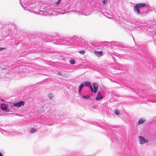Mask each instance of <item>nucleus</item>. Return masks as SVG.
<instances>
[{"mask_svg":"<svg viewBox=\"0 0 156 156\" xmlns=\"http://www.w3.org/2000/svg\"><path fill=\"white\" fill-rule=\"evenodd\" d=\"M57 12H58L59 13V14H63L65 13L64 11L63 12L62 11L61 12H60L59 11H58Z\"/></svg>","mask_w":156,"mask_h":156,"instance_id":"24","label":"nucleus"},{"mask_svg":"<svg viewBox=\"0 0 156 156\" xmlns=\"http://www.w3.org/2000/svg\"><path fill=\"white\" fill-rule=\"evenodd\" d=\"M21 5L25 10H27V7H25L22 4H21Z\"/></svg>","mask_w":156,"mask_h":156,"instance_id":"26","label":"nucleus"},{"mask_svg":"<svg viewBox=\"0 0 156 156\" xmlns=\"http://www.w3.org/2000/svg\"><path fill=\"white\" fill-rule=\"evenodd\" d=\"M60 37L61 38H64V37H57L55 38V39L53 40H52V42L55 44H64L65 45V44L63 43V41H62L59 40V39Z\"/></svg>","mask_w":156,"mask_h":156,"instance_id":"4","label":"nucleus"},{"mask_svg":"<svg viewBox=\"0 0 156 156\" xmlns=\"http://www.w3.org/2000/svg\"><path fill=\"white\" fill-rule=\"evenodd\" d=\"M22 0H20V3H21V1Z\"/></svg>","mask_w":156,"mask_h":156,"instance_id":"33","label":"nucleus"},{"mask_svg":"<svg viewBox=\"0 0 156 156\" xmlns=\"http://www.w3.org/2000/svg\"><path fill=\"white\" fill-rule=\"evenodd\" d=\"M93 86L94 89L93 88L92 85L90 86V88L92 92H94V93H96L98 88V85L97 83H93Z\"/></svg>","mask_w":156,"mask_h":156,"instance_id":"3","label":"nucleus"},{"mask_svg":"<svg viewBox=\"0 0 156 156\" xmlns=\"http://www.w3.org/2000/svg\"><path fill=\"white\" fill-rule=\"evenodd\" d=\"M111 136V137L112 138V136Z\"/></svg>","mask_w":156,"mask_h":156,"instance_id":"35","label":"nucleus"},{"mask_svg":"<svg viewBox=\"0 0 156 156\" xmlns=\"http://www.w3.org/2000/svg\"><path fill=\"white\" fill-rule=\"evenodd\" d=\"M84 86V84L83 83H82L79 87V89L78 90V92L79 94L80 93L81 90L82 88Z\"/></svg>","mask_w":156,"mask_h":156,"instance_id":"13","label":"nucleus"},{"mask_svg":"<svg viewBox=\"0 0 156 156\" xmlns=\"http://www.w3.org/2000/svg\"><path fill=\"white\" fill-rule=\"evenodd\" d=\"M150 64V67L151 68V64ZM151 65L153 67V66H152V64H151Z\"/></svg>","mask_w":156,"mask_h":156,"instance_id":"32","label":"nucleus"},{"mask_svg":"<svg viewBox=\"0 0 156 156\" xmlns=\"http://www.w3.org/2000/svg\"><path fill=\"white\" fill-rule=\"evenodd\" d=\"M49 11H50V12H51V11H51V10H50ZM51 13H52V12H51Z\"/></svg>","mask_w":156,"mask_h":156,"instance_id":"34","label":"nucleus"},{"mask_svg":"<svg viewBox=\"0 0 156 156\" xmlns=\"http://www.w3.org/2000/svg\"><path fill=\"white\" fill-rule=\"evenodd\" d=\"M90 82L85 81L84 82V85L86 86H90L91 85L90 84Z\"/></svg>","mask_w":156,"mask_h":156,"instance_id":"16","label":"nucleus"},{"mask_svg":"<svg viewBox=\"0 0 156 156\" xmlns=\"http://www.w3.org/2000/svg\"><path fill=\"white\" fill-rule=\"evenodd\" d=\"M75 13L79 15H84L85 16H88L89 15V12L85 10H84L82 11H76Z\"/></svg>","mask_w":156,"mask_h":156,"instance_id":"6","label":"nucleus"},{"mask_svg":"<svg viewBox=\"0 0 156 156\" xmlns=\"http://www.w3.org/2000/svg\"><path fill=\"white\" fill-rule=\"evenodd\" d=\"M5 48H0V51L5 50Z\"/></svg>","mask_w":156,"mask_h":156,"instance_id":"25","label":"nucleus"},{"mask_svg":"<svg viewBox=\"0 0 156 156\" xmlns=\"http://www.w3.org/2000/svg\"><path fill=\"white\" fill-rule=\"evenodd\" d=\"M49 14H50V12H49L48 15H49Z\"/></svg>","mask_w":156,"mask_h":156,"instance_id":"37","label":"nucleus"},{"mask_svg":"<svg viewBox=\"0 0 156 156\" xmlns=\"http://www.w3.org/2000/svg\"><path fill=\"white\" fill-rule=\"evenodd\" d=\"M41 9H42L41 8H40V11L41 12H42V14H44V15L48 14V10H46V9H44L42 10Z\"/></svg>","mask_w":156,"mask_h":156,"instance_id":"12","label":"nucleus"},{"mask_svg":"<svg viewBox=\"0 0 156 156\" xmlns=\"http://www.w3.org/2000/svg\"><path fill=\"white\" fill-rule=\"evenodd\" d=\"M139 143L140 144H143L144 143L148 142V140L146 139L144 137L142 136H139Z\"/></svg>","mask_w":156,"mask_h":156,"instance_id":"5","label":"nucleus"},{"mask_svg":"<svg viewBox=\"0 0 156 156\" xmlns=\"http://www.w3.org/2000/svg\"><path fill=\"white\" fill-rule=\"evenodd\" d=\"M54 9H58V10H61L62 9V8H57V9H56L55 8H54Z\"/></svg>","mask_w":156,"mask_h":156,"instance_id":"28","label":"nucleus"},{"mask_svg":"<svg viewBox=\"0 0 156 156\" xmlns=\"http://www.w3.org/2000/svg\"><path fill=\"white\" fill-rule=\"evenodd\" d=\"M133 23H135V25L137 27H139L140 26H141L142 24V23L141 22L138 21H136Z\"/></svg>","mask_w":156,"mask_h":156,"instance_id":"15","label":"nucleus"},{"mask_svg":"<svg viewBox=\"0 0 156 156\" xmlns=\"http://www.w3.org/2000/svg\"><path fill=\"white\" fill-rule=\"evenodd\" d=\"M75 60L74 59H71L70 61V63L72 64H74L75 63Z\"/></svg>","mask_w":156,"mask_h":156,"instance_id":"19","label":"nucleus"},{"mask_svg":"<svg viewBox=\"0 0 156 156\" xmlns=\"http://www.w3.org/2000/svg\"><path fill=\"white\" fill-rule=\"evenodd\" d=\"M103 96L101 95V94L100 92L98 93V94L96 97L95 99L96 101H98L100 99L102 98Z\"/></svg>","mask_w":156,"mask_h":156,"instance_id":"10","label":"nucleus"},{"mask_svg":"<svg viewBox=\"0 0 156 156\" xmlns=\"http://www.w3.org/2000/svg\"><path fill=\"white\" fill-rule=\"evenodd\" d=\"M1 107L3 111L6 112L9 111V109L8 108V105H7L5 104H2L1 105Z\"/></svg>","mask_w":156,"mask_h":156,"instance_id":"8","label":"nucleus"},{"mask_svg":"<svg viewBox=\"0 0 156 156\" xmlns=\"http://www.w3.org/2000/svg\"><path fill=\"white\" fill-rule=\"evenodd\" d=\"M25 102L23 101H20L13 104V106L16 107H20L23 106Z\"/></svg>","mask_w":156,"mask_h":156,"instance_id":"7","label":"nucleus"},{"mask_svg":"<svg viewBox=\"0 0 156 156\" xmlns=\"http://www.w3.org/2000/svg\"><path fill=\"white\" fill-rule=\"evenodd\" d=\"M1 100H2V101H3V100H2V99H1Z\"/></svg>","mask_w":156,"mask_h":156,"instance_id":"38","label":"nucleus"},{"mask_svg":"<svg viewBox=\"0 0 156 156\" xmlns=\"http://www.w3.org/2000/svg\"><path fill=\"white\" fill-rule=\"evenodd\" d=\"M54 96V95L53 93H51L48 94V97L50 99H52Z\"/></svg>","mask_w":156,"mask_h":156,"instance_id":"17","label":"nucleus"},{"mask_svg":"<svg viewBox=\"0 0 156 156\" xmlns=\"http://www.w3.org/2000/svg\"><path fill=\"white\" fill-rule=\"evenodd\" d=\"M59 40L63 41V43L65 45L73 47H81L82 45V43L84 42V41L82 38L76 36L73 37L70 39L66 37H60Z\"/></svg>","mask_w":156,"mask_h":156,"instance_id":"1","label":"nucleus"},{"mask_svg":"<svg viewBox=\"0 0 156 156\" xmlns=\"http://www.w3.org/2000/svg\"><path fill=\"white\" fill-rule=\"evenodd\" d=\"M113 43H114V44L115 43V44L116 45H117L118 44V43H117V42H113Z\"/></svg>","mask_w":156,"mask_h":156,"instance_id":"30","label":"nucleus"},{"mask_svg":"<svg viewBox=\"0 0 156 156\" xmlns=\"http://www.w3.org/2000/svg\"><path fill=\"white\" fill-rule=\"evenodd\" d=\"M94 54L100 57L103 55V52L101 51H94Z\"/></svg>","mask_w":156,"mask_h":156,"instance_id":"9","label":"nucleus"},{"mask_svg":"<svg viewBox=\"0 0 156 156\" xmlns=\"http://www.w3.org/2000/svg\"><path fill=\"white\" fill-rule=\"evenodd\" d=\"M113 137H114V138H115V137L114 136V135H113Z\"/></svg>","mask_w":156,"mask_h":156,"instance_id":"36","label":"nucleus"},{"mask_svg":"<svg viewBox=\"0 0 156 156\" xmlns=\"http://www.w3.org/2000/svg\"><path fill=\"white\" fill-rule=\"evenodd\" d=\"M0 156H3V155L0 152Z\"/></svg>","mask_w":156,"mask_h":156,"instance_id":"29","label":"nucleus"},{"mask_svg":"<svg viewBox=\"0 0 156 156\" xmlns=\"http://www.w3.org/2000/svg\"><path fill=\"white\" fill-rule=\"evenodd\" d=\"M62 0H58L56 2L55 5H58L61 2Z\"/></svg>","mask_w":156,"mask_h":156,"instance_id":"23","label":"nucleus"},{"mask_svg":"<svg viewBox=\"0 0 156 156\" xmlns=\"http://www.w3.org/2000/svg\"><path fill=\"white\" fill-rule=\"evenodd\" d=\"M58 75H62V73L61 72H59L58 73Z\"/></svg>","mask_w":156,"mask_h":156,"instance_id":"27","label":"nucleus"},{"mask_svg":"<svg viewBox=\"0 0 156 156\" xmlns=\"http://www.w3.org/2000/svg\"><path fill=\"white\" fill-rule=\"evenodd\" d=\"M82 97L83 98H85L86 99H90V96L89 95H86V96L83 95L82 96Z\"/></svg>","mask_w":156,"mask_h":156,"instance_id":"18","label":"nucleus"},{"mask_svg":"<svg viewBox=\"0 0 156 156\" xmlns=\"http://www.w3.org/2000/svg\"><path fill=\"white\" fill-rule=\"evenodd\" d=\"M108 0H103L102 1L103 4L104 5H106V2H108Z\"/></svg>","mask_w":156,"mask_h":156,"instance_id":"22","label":"nucleus"},{"mask_svg":"<svg viewBox=\"0 0 156 156\" xmlns=\"http://www.w3.org/2000/svg\"><path fill=\"white\" fill-rule=\"evenodd\" d=\"M115 113L117 115H119V111L117 109H116L115 112Z\"/></svg>","mask_w":156,"mask_h":156,"instance_id":"20","label":"nucleus"},{"mask_svg":"<svg viewBox=\"0 0 156 156\" xmlns=\"http://www.w3.org/2000/svg\"><path fill=\"white\" fill-rule=\"evenodd\" d=\"M106 126H109H109H110L109 125H108V124H107V125H106Z\"/></svg>","mask_w":156,"mask_h":156,"instance_id":"31","label":"nucleus"},{"mask_svg":"<svg viewBox=\"0 0 156 156\" xmlns=\"http://www.w3.org/2000/svg\"><path fill=\"white\" fill-rule=\"evenodd\" d=\"M79 52L81 55H83L85 53V51L83 50H82L79 51Z\"/></svg>","mask_w":156,"mask_h":156,"instance_id":"21","label":"nucleus"},{"mask_svg":"<svg viewBox=\"0 0 156 156\" xmlns=\"http://www.w3.org/2000/svg\"><path fill=\"white\" fill-rule=\"evenodd\" d=\"M146 121V120L144 118H141L138 121V122L136 123H138L137 124V125L140 124H142L144 123Z\"/></svg>","mask_w":156,"mask_h":156,"instance_id":"11","label":"nucleus"},{"mask_svg":"<svg viewBox=\"0 0 156 156\" xmlns=\"http://www.w3.org/2000/svg\"><path fill=\"white\" fill-rule=\"evenodd\" d=\"M37 129L35 128H32L30 129V132L31 133H34L37 132Z\"/></svg>","mask_w":156,"mask_h":156,"instance_id":"14","label":"nucleus"},{"mask_svg":"<svg viewBox=\"0 0 156 156\" xmlns=\"http://www.w3.org/2000/svg\"><path fill=\"white\" fill-rule=\"evenodd\" d=\"M146 5L144 3H140L136 4L134 7V10L135 13L141 16H145L147 13V12L145 11L144 9L141 8L143 7H146Z\"/></svg>","mask_w":156,"mask_h":156,"instance_id":"2","label":"nucleus"}]
</instances>
